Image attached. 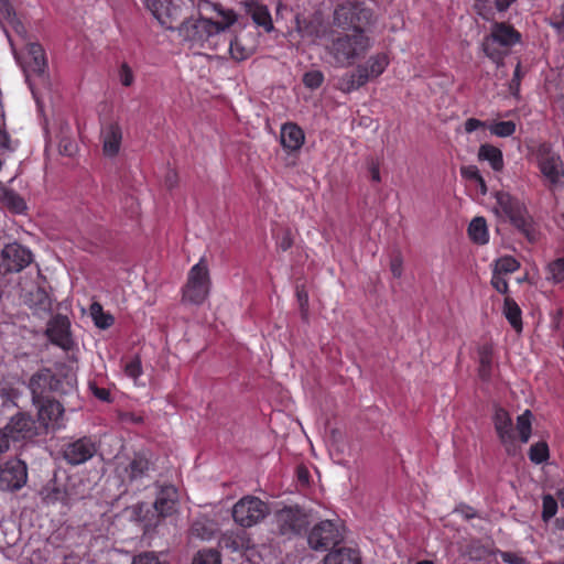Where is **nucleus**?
<instances>
[{"label":"nucleus","mask_w":564,"mask_h":564,"mask_svg":"<svg viewBox=\"0 0 564 564\" xmlns=\"http://www.w3.org/2000/svg\"><path fill=\"white\" fill-rule=\"evenodd\" d=\"M196 7L199 18L184 21L178 28L180 35L191 48L217 50L219 40L226 37V30L237 17L232 10L209 0H198Z\"/></svg>","instance_id":"f257e3e1"},{"label":"nucleus","mask_w":564,"mask_h":564,"mask_svg":"<svg viewBox=\"0 0 564 564\" xmlns=\"http://www.w3.org/2000/svg\"><path fill=\"white\" fill-rule=\"evenodd\" d=\"M373 40L366 32H332L329 43L326 45L328 54L335 64L340 67L352 65L370 51Z\"/></svg>","instance_id":"f03ea898"},{"label":"nucleus","mask_w":564,"mask_h":564,"mask_svg":"<svg viewBox=\"0 0 564 564\" xmlns=\"http://www.w3.org/2000/svg\"><path fill=\"white\" fill-rule=\"evenodd\" d=\"M375 22V12L365 0H343L334 8L333 24L343 31L370 34Z\"/></svg>","instance_id":"7ed1b4c3"},{"label":"nucleus","mask_w":564,"mask_h":564,"mask_svg":"<svg viewBox=\"0 0 564 564\" xmlns=\"http://www.w3.org/2000/svg\"><path fill=\"white\" fill-rule=\"evenodd\" d=\"M495 198L497 210H500L529 241H535L538 231L524 203L505 191H498Z\"/></svg>","instance_id":"20e7f679"},{"label":"nucleus","mask_w":564,"mask_h":564,"mask_svg":"<svg viewBox=\"0 0 564 564\" xmlns=\"http://www.w3.org/2000/svg\"><path fill=\"white\" fill-rule=\"evenodd\" d=\"M538 169L544 178V185L555 194L564 188V162L551 143H540L535 150Z\"/></svg>","instance_id":"39448f33"},{"label":"nucleus","mask_w":564,"mask_h":564,"mask_svg":"<svg viewBox=\"0 0 564 564\" xmlns=\"http://www.w3.org/2000/svg\"><path fill=\"white\" fill-rule=\"evenodd\" d=\"M521 41V34L506 22H495L491 32L482 41L485 55L496 64H501L508 50Z\"/></svg>","instance_id":"423d86ee"},{"label":"nucleus","mask_w":564,"mask_h":564,"mask_svg":"<svg viewBox=\"0 0 564 564\" xmlns=\"http://www.w3.org/2000/svg\"><path fill=\"white\" fill-rule=\"evenodd\" d=\"M212 286L209 269L204 258L191 268L187 281L182 289V302L189 305H202L209 295Z\"/></svg>","instance_id":"0eeeda50"},{"label":"nucleus","mask_w":564,"mask_h":564,"mask_svg":"<svg viewBox=\"0 0 564 564\" xmlns=\"http://www.w3.org/2000/svg\"><path fill=\"white\" fill-rule=\"evenodd\" d=\"M268 514V505L253 496L241 498L232 508V518L242 528H251L260 523Z\"/></svg>","instance_id":"6e6552de"},{"label":"nucleus","mask_w":564,"mask_h":564,"mask_svg":"<svg viewBox=\"0 0 564 564\" xmlns=\"http://www.w3.org/2000/svg\"><path fill=\"white\" fill-rule=\"evenodd\" d=\"M344 539L338 525L324 520L315 524L307 536L310 546L315 551H326L339 544Z\"/></svg>","instance_id":"1a4fd4ad"},{"label":"nucleus","mask_w":564,"mask_h":564,"mask_svg":"<svg viewBox=\"0 0 564 564\" xmlns=\"http://www.w3.org/2000/svg\"><path fill=\"white\" fill-rule=\"evenodd\" d=\"M97 449L96 442L89 436H84L65 443L62 446V456L67 464L77 466L93 458Z\"/></svg>","instance_id":"9d476101"},{"label":"nucleus","mask_w":564,"mask_h":564,"mask_svg":"<svg viewBox=\"0 0 564 564\" xmlns=\"http://www.w3.org/2000/svg\"><path fill=\"white\" fill-rule=\"evenodd\" d=\"M153 469V464L143 453H137L127 463H120L117 471L123 482L142 484Z\"/></svg>","instance_id":"9b49d317"},{"label":"nucleus","mask_w":564,"mask_h":564,"mask_svg":"<svg viewBox=\"0 0 564 564\" xmlns=\"http://www.w3.org/2000/svg\"><path fill=\"white\" fill-rule=\"evenodd\" d=\"M28 480V468L20 459H11L0 466V489L15 491Z\"/></svg>","instance_id":"f8f14e48"},{"label":"nucleus","mask_w":564,"mask_h":564,"mask_svg":"<svg viewBox=\"0 0 564 564\" xmlns=\"http://www.w3.org/2000/svg\"><path fill=\"white\" fill-rule=\"evenodd\" d=\"M0 260L4 271L20 272L32 262L33 254L28 248L14 242L2 249Z\"/></svg>","instance_id":"ddd939ff"},{"label":"nucleus","mask_w":564,"mask_h":564,"mask_svg":"<svg viewBox=\"0 0 564 564\" xmlns=\"http://www.w3.org/2000/svg\"><path fill=\"white\" fill-rule=\"evenodd\" d=\"M258 33L243 29L229 40V53L238 62L249 58L257 50Z\"/></svg>","instance_id":"4468645a"},{"label":"nucleus","mask_w":564,"mask_h":564,"mask_svg":"<svg viewBox=\"0 0 564 564\" xmlns=\"http://www.w3.org/2000/svg\"><path fill=\"white\" fill-rule=\"evenodd\" d=\"M494 425L500 443L509 455L517 452L514 429L508 411L498 408L494 414Z\"/></svg>","instance_id":"2eb2a0df"},{"label":"nucleus","mask_w":564,"mask_h":564,"mask_svg":"<svg viewBox=\"0 0 564 564\" xmlns=\"http://www.w3.org/2000/svg\"><path fill=\"white\" fill-rule=\"evenodd\" d=\"M40 495L46 505H55L58 502L68 505L76 499L68 486L67 479H59L56 476L43 486Z\"/></svg>","instance_id":"dca6fc26"},{"label":"nucleus","mask_w":564,"mask_h":564,"mask_svg":"<svg viewBox=\"0 0 564 564\" xmlns=\"http://www.w3.org/2000/svg\"><path fill=\"white\" fill-rule=\"evenodd\" d=\"M33 402L46 399V392L61 391V381L50 369H42L34 373L29 382Z\"/></svg>","instance_id":"f3484780"},{"label":"nucleus","mask_w":564,"mask_h":564,"mask_svg":"<svg viewBox=\"0 0 564 564\" xmlns=\"http://www.w3.org/2000/svg\"><path fill=\"white\" fill-rule=\"evenodd\" d=\"M69 328V319L66 316L58 314L48 322L46 335L54 345L63 348L64 350H69L74 344Z\"/></svg>","instance_id":"a211bd4d"},{"label":"nucleus","mask_w":564,"mask_h":564,"mask_svg":"<svg viewBox=\"0 0 564 564\" xmlns=\"http://www.w3.org/2000/svg\"><path fill=\"white\" fill-rule=\"evenodd\" d=\"M305 133L295 123H284V165H293L304 144Z\"/></svg>","instance_id":"6ab92c4d"},{"label":"nucleus","mask_w":564,"mask_h":564,"mask_svg":"<svg viewBox=\"0 0 564 564\" xmlns=\"http://www.w3.org/2000/svg\"><path fill=\"white\" fill-rule=\"evenodd\" d=\"M33 403L37 405V417L44 427L55 429L59 426V420L64 412V409L59 402L44 399L40 402Z\"/></svg>","instance_id":"aec40b11"},{"label":"nucleus","mask_w":564,"mask_h":564,"mask_svg":"<svg viewBox=\"0 0 564 564\" xmlns=\"http://www.w3.org/2000/svg\"><path fill=\"white\" fill-rule=\"evenodd\" d=\"M46 58L44 50L37 43H30L24 57V72L29 78L31 75L42 76L46 69Z\"/></svg>","instance_id":"412c9836"},{"label":"nucleus","mask_w":564,"mask_h":564,"mask_svg":"<svg viewBox=\"0 0 564 564\" xmlns=\"http://www.w3.org/2000/svg\"><path fill=\"white\" fill-rule=\"evenodd\" d=\"M389 63L388 54L381 52L369 56L365 63L358 64L356 69L360 75L366 77L364 80L367 84L382 75L389 66Z\"/></svg>","instance_id":"4be33fe9"},{"label":"nucleus","mask_w":564,"mask_h":564,"mask_svg":"<svg viewBox=\"0 0 564 564\" xmlns=\"http://www.w3.org/2000/svg\"><path fill=\"white\" fill-rule=\"evenodd\" d=\"M310 523V513L306 510L299 506H284V532L290 530L294 534L306 533Z\"/></svg>","instance_id":"5701e85b"},{"label":"nucleus","mask_w":564,"mask_h":564,"mask_svg":"<svg viewBox=\"0 0 564 564\" xmlns=\"http://www.w3.org/2000/svg\"><path fill=\"white\" fill-rule=\"evenodd\" d=\"M478 355V377L482 382H489L492 377L495 351L490 343L480 345L477 348Z\"/></svg>","instance_id":"b1692460"},{"label":"nucleus","mask_w":564,"mask_h":564,"mask_svg":"<svg viewBox=\"0 0 564 564\" xmlns=\"http://www.w3.org/2000/svg\"><path fill=\"white\" fill-rule=\"evenodd\" d=\"M177 490L174 486L162 487L154 502V508L162 517L172 514L177 503Z\"/></svg>","instance_id":"393cba45"},{"label":"nucleus","mask_w":564,"mask_h":564,"mask_svg":"<svg viewBox=\"0 0 564 564\" xmlns=\"http://www.w3.org/2000/svg\"><path fill=\"white\" fill-rule=\"evenodd\" d=\"M247 13L251 17L253 23L263 28L265 32H271L273 30V22L270 15V12L265 6L259 4L257 2L246 3Z\"/></svg>","instance_id":"a878e982"},{"label":"nucleus","mask_w":564,"mask_h":564,"mask_svg":"<svg viewBox=\"0 0 564 564\" xmlns=\"http://www.w3.org/2000/svg\"><path fill=\"white\" fill-rule=\"evenodd\" d=\"M478 160L488 162L495 172H501L505 167L502 151L489 143L479 147Z\"/></svg>","instance_id":"bb28decb"},{"label":"nucleus","mask_w":564,"mask_h":564,"mask_svg":"<svg viewBox=\"0 0 564 564\" xmlns=\"http://www.w3.org/2000/svg\"><path fill=\"white\" fill-rule=\"evenodd\" d=\"M104 153L107 156L118 154L122 140V131L118 124H110L102 133Z\"/></svg>","instance_id":"cd10ccee"},{"label":"nucleus","mask_w":564,"mask_h":564,"mask_svg":"<svg viewBox=\"0 0 564 564\" xmlns=\"http://www.w3.org/2000/svg\"><path fill=\"white\" fill-rule=\"evenodd\" d=\"M144 4L162 26L173 28V12L162 0H144Z\"/></svg>","instance_id":"c85d7f7f"},{"label":"nucleus","mask_w":564,"mask_h":564,"mask_svg":"<svg viewBox=\"0 0 564 564\" xmlns=\"http://www.w3.org/2000/svg\"><path fill=\"white\" fill-rule=\"evenodd\" d=\"M324 564H361L359 552L354 549L341 547L329 552Z\"/></svg>","instance_id":"c756f323"},{"label":"nucleus","mask_w":564,"mask_h":564,"mask_svg":"<svg viewBox=\"0 0 564 564\" xmlns=\"http://www.w3.org/2000/svg\"><path fill=\"white\" fill-rule=\"evenodd\" d=\"M502 313L511 327L517 332L520 333L523 328L522 324V311L518 303L510 296H506L503 300V308Z\"/></svg>","instance_id":"7c9ffc66"},{"label":"nucleus","mask_w":564,"mask_h":564,"mask_svg":"<svg viewBox=\"0 0 564 564\" xmlns=\"http://www.w3.org/2000/svg\"><path fill=\"white\" fill-rule=\"evenodd\" d=\"M467 234L474 243L486 245L489 241V231L486 219L481 216L473 218L468 225Z\"/></svg>","instance_id":"2f4dec72"},{"label":"nucleus","mask_w":564,"mask_h":564,"mask_svg":"<svg viewBox=\"0 0 564 564\" xmlns=\"http://www.w3.org/2000/svg\"><path fill=\"white\" fill-rule=\"evenodd\" d=\"M365 78L366 77L360 75L358 70L355 68V70L346 73L344 76L339 78L338 89L345 94L358 90L359 88L366 85L364 80Z\"/></svg>","instance_id":"473e14b6"},{"label":"nucleus","mask_w":564,"mask_h":564,"mask_svg":"<svg viewBox=\"0 0 564 564\" xmlns=\"http://www.w3.org/2000/svg\"><path fill=\"white\" fill-rule=\"evenodd\" d=\"M31 420L26 415L19 413L12 416L6 429L9 431L11 436L15 438L19 436L24 437L25 433L31 431Z\"/></svg>","instance_id":"72a5a7b5"},{"label":"nucleus","mask_w":564,"mask_h":564,"mask_svg":"<svg viewBox=\"0 0 564 564\" xmlns=\"http://www.w3.org/2000/svg\"><path fill=\"white\" fill-rule=\"evenodd\" d=\"M221 545L232 552H241L249 547L250 540L245 532L227 533L221 539Z\"/></svg>","instance_id":"f704fd0d"},{"label":"nucleus","mask_w":564,"mask_h":564,"mask_svg":"<svg viewBox=\"0 0 564 564\" xmlns=\"http://www.w3.org/2000/svg\"><path fill=\"white\" fill-rule=\"evenodd\" d=\"M215 531V523L206 518L196 519L191 528L192 535L202 540H209L214 535Z\"/></svg>","instance_id":"c9c22d12"},{"label":"nucleus","mask_w":564,"mask_h":564,"mask_svg":"<svg viewBox=\"0 0 564 564\" xmlns=\"http://www.w3.org/2000/svg\"><path fill=\"white\" fill-rule=\"evenodd\" d=\"M516 430L519 434L520 442L523 444L528 443L532 433V413L530 410H525L517 417Z\"/></svg>","instance_id":"e433bc0d"},{"label":"nucleus","mask_w":564,"mask_h":564,"mask_svg":"<svg viewBox=\"0 0 564 564\" xmlns=\"http://www.w3.org/2000/svg\"><path fill=\"white\" fill-rule=\"evenodd\" d=\"M89 311L91 318L97 327L106 329L113 324V317L110 314L105 313L102 306L99 303H93Z\"/></svg>","instance_id":"4c0bfd02"},{"label":"nucleus","mask_w":564,"mask_h":564,"mask_svg":"<svg viewBox=\"0 0 564 564\" xmlns=\"http://www.w3.org/2000/svg\"><path fill=\"white\" fill-rule=\"evenodd\" d=\"M488 129L491 134L499 138H508L511 137L517 129V126L513 121H495L488 126Z\"/></svg>","instance_id":"58836bf2"},{"label":"nucleus","mask_w":564,"mask_h":564,"mask_svg":"<svg viewBox=\"0 0 564 564\" xmlns=\"http://www.w3.org/2000/svg\"><path fill=\"white\" fill-rule=\"evenodd\" d=\"M550 451L545 442H538L530 447L529 458L534 464H542L549 459Z\"/></svg>","instance_id":"ea45409f"},{"label":"nucleus","mask_w":564,"mask_h":564,"mask_svg":"<svg viewBox=\"0 0 564 564\" xmlns=\"http://www.w3.org/2000/svg\"><path fill=\"white\" fill-rule=\"evenodd\" d=\"M547 280L554 283L564 281V258H557L547 264Z\"/></svg>","instance_id":"a19ab883"},{"label":"nucleus","mask_w":564,"mask_h":564,"mask_svg":"<svg viewBox=\"0 0 564 564\" xmlns=\"http://www.w3.org/2000/svg\"><path fill=\"white\" fill-rule=\"evenodd\" d=\"M295 295L300 306L301 316L304 321L308 318V292L306 290L305 283H296L295 286Z\"/></svg>","instance_id":"79ce46f5"},{"label":"nucleus","mask_w":564,"mask_h":564,"mask_svg":"<svg viewBox=\"0 0 564 564\" xmlns=\"http://www.w3.org/2000/svg\"><path fill=\"white\" fill-rule=\"evenodd\" d=\"M192 564H221L220 554L214 549L202 550L194 556Z\"/></svg>","instance_id":"37998d69"},{"label":"nucleus","mask_w":564,"mask_h":564,"mask_svg":"<svg viewBox=\"0 0 564 564\" xmlns=\"http://www.w3.org/2000/svg\"><path fill=\"white\" fill-rule=\"evenodd\" d=\"M2 202L14 213H22L25 209V203L22 197L12 191H6L2 194Z\"/></svg>","instance_id":"c03bdc74"},{"label":"nucleus","mask_w":564,"mask_h":564,"mask_svg":"<svg viewBox=\"0 0 564 564\" xmlns=\"http://www.w3.org/2000/svg\"><path fill=\"white\" fill-rule=\"evenodd\" d=\"M520 268V263L511 256L497 260L494 271L500 274L513 273Z\"/></svg>","instance_id":"a18cd8bd"},{"label":"nucleus","mask_w":564,"mask_h":564,"mask_svg":"<svg viewBox=\"0 0 564 564\" xmlns=\"http://www.w3.org/2000/svg\"><path fill=\"white\" fill-rule=\"evenodd\" d=\"M557 501L552 495H544L542 498V520L549 522L557 512Z\"/></svg>","instance_id":"49530a36"},{"label":"nucleus","mask_w":564,"mask_h":564,"mask_svg":"<svg viewBox=\"0 0 564 564\" xmlns=\"http://www.w3.org/2000/svg\"><path fill=\"white\" fill-rule=\"evenodd\" d=\"M295 480H296V490H299V491H303L310 487L311 473L305 465L300 464L296 466Z\"/></svg>","instance_id":"de8ad7c7"},{"label":"nucleus","mask_w":564,"mask_h":564,"mask_svg":"<svg viewBox=\"0 0 564 564\" xmlns=\"http://www.w3.org/2000/svg\"><path fill=\"white\" fill-rule=\"evenodd\" d=\"M474 9L484 20H491L495 15V8L491 0H475Z\"/></svg>","instance_id":"09e8293b"},{"label":"nucleus","mask_w":564,"mask_h":564,"mask_svg":"<svg viewBox=\"0 0 564 564\" xmlns=\"http://www.w3.org/2000/svg\"><path fill=\"white\" fill-rule=\"evenodd\" d=\"M123 371L126 376L133 379L134 381L142 373L141 360L138 356H134L130 360H128L123 367Z\"/></svg>","instance_id":"8fccbe9b"},{"label":"nucleus","mask_w":564,"mask_h":564,"mask_svg":"<svg viewBox=\"0 0 564 564\" xmlns=\"http://www.w3.org/2000/svg\"><path fill=\"white\" fill-rule=\"evenodd\" d=\"M324 75L319 70L306 72L303 76V84L311 89H316L322 86Z\"/></svg>","instance_id":"3c124183"},{"label":"nucleus","mask_w":564,"mask_h":564,"mask_svg":"<svg viewBox=\"0 0 564 564\" xmlns=\"http://www.w3.org/2000/svg\"><path fill=\"white\" fill-rule=\"evenodd\" d=\"M30 296L34 299V304L39 306L41 310L50 308V299L47 293L43 289L37 288L36 290L30 293Z\"/></svg>","instance_id":"603ef678"},{"label":"nucleus","mask_w":564,"mask_h":564,"mask_svg":"<svg viewBox=\"0 0 564 564\" xmlns=\"http://www.w3.org/2000/svg\"><path fill=\"white\" fill-rule=\"evenodd\" d=\"M0 21L13 24L15 14L9 0H0Z\"/></svg>","instance_id":"864d4df0"},{"label":"nucleus","mask_w":564,"mask_h":564,"mask_svg":"<svg viewBox=\"0 0 564 564\" xmlns=\"http://www.w3.org/2000/svg\"><path fill=\"white\" fill-rule=\"evenodd\" d=\"M58 151L65 156H72L77 151V145L68 137H62L58 142Z\"/></svg>","instance_id":"5fc2aeb1"},{"label":"nucleus","mask_w":564,"mask_h":564,"mask_svg":"<svg viewBox=\"0 0 564 564\" xmlns=\"http://www.w3.org/2000/svg\"><path fill=\"white\" fill-rule=\"evenodd\" d=\"M491 285L501 294H507L509 292L508 281L505 279L503 274H500L499 272H492Z\"/></svg>","instance_id":"6e6d98bb"},{"label":"nucleus","mask_w":564,"mask_h":564,"mask_svg":"<svg viewBox=\"0 0 564 564\" xmlns=\"http://www.w3.org/2000/svg\"><path fill=\"white\" fill-rule=\"evenodd\" d=\"M131 564H161L153 552H143L135 555Z\"/></svg>","instance_id":"4d7b16f0"},{"label":"nucleus","mask_w":564,"mask_h":564,"mask_svg":"<svg viewBox=\"0 0 564 564\" xmlns=\"http://www.w3.org/2000/svg\"><path fill=\"white\" fill-rule=\"evenodd\" d=\"M462 177L476 182L480 176V172L476 165H464L460 167Z\"/></svg>","instance_id":"13d9d810"},{"label":"nucleus","mask_w":564,"mask_h":564,"mask_svg":"<svg viewBox=\"0 0 564 564\" xmlns=\"http://www.w3.org/2000/svg\"><path fill=\"white\" fill-rule=\"evenodd\" d=\"M390 270L394 278L399 279L403 272V260L401 254H395L391 258Z\"/></svg>","instance_id":"bf43d9fd"},{"label":"nucleus","mask_w":564,"mask_h":564,"mask_svg":"<svg viewBox=\"0 0 564 564\" xmlns=\"http://www.w3.org/2000/svg\"><path fill=\"white\" fill-rule=\"evenodd\" d=\"M521 78H522L521 64L518 63L517 66H516L514 72H513V77H512L511 83H510V91L514 96H518V94H519Z\"/></svg>","instance_id":"052dcab7"},{"label":"nucleus","mask_w":564,"mask_h":564,"mask_svg":"<svg viewBox=\"0 0 564 564\" xmlns=\"http://www.w3.org/2000/svg\"><path fill=\"white\" fill-rule=\"evenodd\" d=\"M501 560L508 564H527V560L514 552H502Z\"/></svg>","instance_id":"680f3d73"},{"label":"nucleus","mask_w":564,"mask_h":564,"mask_svg":"<svg viewBox=\"0 0 564 564\" xmlns=\"http://www.w3.org/2000/svg\"><path fill=\"white\" fill-rule=\"evenodd\" d=\"M119 76H120V82L123 86H130L132 85L133 83V74H132V70L130 69V67L127 65V64H122L121 65V68H120V72H119Z\"/></svg>","instance_id":"e2e57ef3"},{"label":"nucleus","mask_w":564,"mask_h":564,"mask_svg":"<svg viewBox=\"0 0 564 564\" xmlns=\"http://www.w3.org/2000/svg\"><path fill=\"white\" fill-rule=\"evenodd\" d=\"M487 123L476 118H469L465 121L464 128L467 133H471L480 128H486Z\"/></svg>","instance_id":"0e129e2a"},{"label":"nucleus","mask_w":564,"mask_h":564,"mask_svg":"<svg viewBox=\"0 0 564 564\" xmlns=\"http://www.w3.org/2000/svg\"><path fill=\"white\" fill-rule=\"evenodd\" d=\"M89 388H90L93 394L96 398H98L99 400L106 401V402L110 401V393H109V391L107 389L99 388L95 383H90Z\"/></svg>","instance_id":"69168bd1"},{"label":"nucleus","mask_w":564,"mask_h":564,"mask_svg":"<svg viewBox=\"0 0 564 564\" xmlns=\"http://www.w3.org/2000/svg\"><path fill=\"white\" fill-rule=\"evenodd\" d=\"M370 178L372 182L379 183L381 181L379 164L371 162L369 165Z\"/></svg>","instance_id":"338daca9"},{"label":"nucleus","mask_w":564,"mask_h":564,"mask_svg":"<svg viewBox=\"0 0 564 564\" xmlns=\"http://www.w3.org/2000/svg\"><path fill=\"white\" fill-rule=\"evenodd\" d=\"M516 0H495V8L499 12H506Z\"/></svg>","instance_id":"774afa93"}]
</instances>
